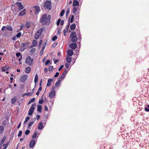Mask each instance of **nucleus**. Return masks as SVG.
<instances>
[{"label":"nucleus","mask_w":149,"mask_h":149,"mask_svg":"<svg viewBox=\"0 0 149 149\" xmlns=\"http://www.w3.org/2000/svg\"><path fill=\"white\" fill-rule=\"evenodd\" d=\"M53 69V67L52 66H49V70L50 71H52Z\"/></svg>","instance_id":"57"},{"label":"nucleus","mask_w":149,"mask_h":149,"mask_svg":"<svg viewBox=\"0 0 149 149\" xmlns=\"http://www.w3.org/2000/svg\"><path fill=\"white\" fill-rule=\"evenodd\" d=\"M4 130V128L3 126H0V134L2 133Z\"/></svg>","instance_id":"29"},{"label":"nucleus","mask_w":149,"mask_h":149,"mask_svg":"<svg viewBox=\"0 0 149 149\" xmlns=\"http://www.w3.org/2000/svg\"><path fill=\"white\" fill-rule=\"evenodd\" d=\"M27 77V74H24L20 78V81L21 82H24Z\"/></svg>","instance_id":"11"},{"label":"nucleus","mask_w":149,"mask_h":149,"mask_svg":"<svg viewBox=\"0 0 149 149\" xmlns=\"http://www.w3.org/2000/svg\"><path fill=\"white\" fill-rule=\"evenodd\" d=\"M56 87L55 86H53L52 88H51V90L52 91H55L54 90L55 89Z\"/></svg>","instance_id":"60"},{"label":"nucleus","mask_w":149,"mask_h":149,"mask_svg":"<svg viewBox=\"0 0 149 149\" xmlns=\"http://www.w3.org/2000/svg\"><path fill=\"white\" fill-rule=\"evenodd\" d=\"M38 74H36L34 78V82H38Z\"/></svg>","instance_id":"32"},{"label":"nucleus","mask_w":149,"mask_h":149,"mask_svg":"<svg viewBox=\"0 0 149 149\" xmlns=\"http://www.w3.org/2000/svg\"><path fill=\"white\" fill-rule=\"evenodd\" d=\"M31 71V68L30 67H27L25 69V72L26 73H29Z\"/></svg>","instance_id":"24"},{"label":"nucleus","mask_w":149,"mask_h":149,"mask_svg":"<svg viewBox=\"0 0 149 149\" xmlns=\"http://www.w3.org/2000/svg\"><path fill=\"white\" fill-rule=\"evenodd\" d=\"M77 8H76L75 7H74V8H73V13L75 14V13L77 12Z\"/></svg>","instance_id":"44"},{"label":"nucleus","mask_w":149,"mask_h":149,"mask_svg":"<svg viewBox=\"0 0 149 149\" xmlns=\"http://www.w3.org/2000/svg\"><path fill=\"white\" fill-rule=\"evenodd\" d=\"M7 125V121L6 120H4L2 123V125L4 126L6 125Z\"/></svg>","instance_id":"52"},{"label":"nucleus","mask_w":149,"mask_h":149,"mask_svg":"<svg viewBox=\"0 0 149 149\" xmlns=\"http://www.w3.org/2000/svg\"><path fill=\"white\" fill-rule=\"evenodd\" d=\"M144 110L146 112L149 111V104L147 105L144 108Z\"/></svg>","instance_id":"31"},{"label":"nucleus","mask_w":149,"mask_h":149,"mask_svg":"<svg viewBox=\"0 0 149 149\" xmlns=\"http://www.w3.org/2000/svg\"><path fill=\"white\" fill-rule=\"evenodd\" d=\"M6 139V137L5 136H3V138L1 140L0 142V146H1L2 144L4 143V142L5 140Z\"/></svg>","instance_id":"23"},{"label":"nucleus","mask_w":149,"mask_h":149,"mask_svg":"<svg viewBox=\"0 0 149 149\" xmlns=\"http://www.w3.org/2000/svg\"><path fill=\"white\" fill-rule=\"evenodd\" d=\"M68 71L66 69H64L63 71V72L62 74V75L60 76L58 78V79L61 80V81L63 80L65 77V75L68 73Z\"/></svg>","instance_id":"8"},{"label":"nucleus","mask_w":149,"mask_h":149,"mask_svg":"<svg viewBox=\"0 0 149 149\" xmlns=\"http://www.w3.org/2000/svg\"><path fill=\"white\" fill-rule=\"evenodd\" d=\"M30 22H27L25 24V26L27 28H29L30 27Z\"/></svg>","instance_id":"39"},{"label":"nucleus","mask_w":149,"mask_h":149,"mask_svg":"<svg viewBox=\"0 0 149 149\" xmlns=\"http://www.w3.org/2000/svg\"><path fill=\"white\" fill-rule=\"evenodd\" d=\"M35 9V11L34 12L35 15H37L40 11V7L38 5H36L33 7Z\"/></svg>","instance_id":"10"},{"label":"nucleus","mask_w":149,"mask_h":149,"mask_svg":"<svg viewBox=\"0 0 149 149\" xmlns=\"http://www.w3.org/2000/svg\"><path fill=\"white\" fill-rule=\"evenodd\" d=\"M30 119V118L29 116H27L26 117V118L25 120L24 123V124H25L26 123H27V121L29 120V119Z\"/></svg>","instance_id":"33"},{"label":"nucleus","mask_w":149,"mask_h":149,"mask_svg":"<svg viewBox=\"0 0 149 149\" xmlns=\"http://www.w3.org/2000/svg\"><path fill=\"white\" fill-rule=\"evenodd\" d=\"M16 56L17 57H19L20 56H21V54L20 53V52H17V53L16 54Z\"/></svg>","instance_id":"56"},{"label":"nucleus","mask_w":149,"mask_h":149,"mask_svg":"<svg viewBox=\"0 0 149 149\" xmlns=\"http://www.w3.org/2000/svg\"><path fill=\"white\" fill-rule=\"evenodd\" d=\"M50 63V60L47 59L45 62V65H47L49 64Z\"/></svg>","instance_id":"40"},{"label":"nucleus","mask_w":149,"mask_h":149,"mask_svg":"<svg viewBox=\"0 0 149 149\" xmlns=\"http://www.w3.org/2000/svg\"><path fill=\"white\" fill-rule=\"evenodd\" d=\"M47 16V14H44L41 18L40 20V22L41 23L45 22V24L47 25H49L50 23L51 16L50 15H48Z\"/></svg>","instance_id":"1"},{"label":"nucleus","mask_w":149,"mask_h":149,"mask_svg":"<svg viewBox=\"0 0 149 149\" xmlns=\"http://www.w3.org/2000/svg\"><path fill=\"white\" fill-rule=\"evenodd\" d=\"M72 57H70L68 56H67L66 58V60L69 63H70L71 61Z\"/></svg>","instance_id":"28"},{"label":"nucleus","mask_w":149,"mask_h":149,"mask_svg":"<svg viewBox=\"0 0 149 149\" xmlns=\"http://www.w3.org/2000/svg\"><path fill=\"white\" fill-rule=\"evenodd\" d=\"M6 29L11 31L13 30V28L11 26H9L7 27Z\"/></svg>","instance_id":"50"},{"label":"nucleus","mask_w":149,"mask_h":149,"mask_svg":"<svg viewBox=\"0 0 149 149\" xmlns=\"http://www.w3.org/2000/svg\"><path fill=\"white\" fill-rule=\"evenodd\" d=\"M33 123L34 122L33 121L30 122L28 124L29 126H31L33 124Z\"/></svg>","instance_id":"64"},{"label":"nucleus","mask_w":149,"mask_h":149,"mask_svg":"<svg viewBox=\"0 0 149 149\" xmlns=\"http://www.w3.org/2000/svg\"><path fill=\"white\" fill-rule=\"evenodd\" d=\"M70 38H71V40L73 43L76 42L78 40L76 32L74 31L71 32L70 35Z\"/></svg>","instance_id":"2"},{"label":"nucleus","mask_w":149,"mask_h":149,"mask_svg":"<svg viewBox=\"0 0 149 149\" xmlns=\"http://www.w3.org/2000/svg\"><path fill=\"white\" fill-rule=\"evenodd\" d=\"M35 99L34 97L31 98L30 100L31 103L35 101Z\"/></svg>","instance_id":"61"},{"label":"nucleus","mask_w":149,"mask_h":149,"mask_svg":"<svg viewBox=\"0 0 149 149\" xmlns=\"http://www.w3.org/2000/svg\"><path fill=\"white\" fill-rule=\"evenodd\" d=\"M20 44V42L19 40H17L15 42V46L16 48H18V47Z\"/></svg>","instance_id":"26"},{"label":"nucleus","mask_w":149,"mask_h":149,"mask_svg":"<svg viewBox=\"0 0 149 149\" xmlns=\"http://www.w3.org/2000/svg\"><path fill=\"white\" fill-rule=\"evenodd\" d=\"M76 25L75 24H71L70 26V28L72 30L75 29L76 28Z\"/></svg>","instance_id":"25"},{"label":"nucleus","mask_w":149,"mask_h":149,"mask_svg":"<svg viewBox=\"0 0 149 149\" xmlns=\"http://www.w3.org/2000/svg\"><path fill=\"white\" fill-rule=\"evenodd\" d=\"M79 4V1L77 0H73L72 6L73 7H75L76 6H77Z\"/></svg>","instance_id":"17"},{"label":"nucleus","mask_w":149,"mask_h":149,"mask_svg":"<svg viewBox=\"0 0 149 149\" xmlns=\"http://www.w3.org/2000/svg\"><path fill=\"white\" fill-rule=\"evenodd\" d=\"M61 32V30H60V29H59L57 31V32L56 33V35H59L60 34Z\"/></svg>","instance_id":"63"},{"label":"nucleus","mask_w":149,"mask_h":149,"mask_svg":"<svg viewBox=\"0 0 149 149\" xmlns=\"http://www.w3.org/2000/svg\"><path fill=\"white\" fill-rule=\"evenodd\" d=\"M59 72H56L54 76V77H58L59 75Z\"/></svg>","instance_id":"55"},{"label":"nucleus","mask_w":149,"mask_h":149,"mask_svg":"<svg viewBox=\"0 0 149 149\" xmlns=\"http://www.w3.org/2000/svg\"><path fill=\"white\" fill-rule=\"evenodd\" d=\"M77 44L75 43H72L70 45V48L72 49H75L77 47Z\"/></svg>","instance_id":"15"},{"label":"nucleus","mask_w":149,"mask_h":149,"mask_svg":"<svg viewBox=\"0 0 149 149\" xmlns=\"http://www.w3.org/2000/svg\"><path fill=\"white\" fill-rule=\"evenodd\" d=\"M61 81V80H60L59 79H58V81L56 82V83L55 84V86L56 87H57L58 86H59L60 84V82Z\"/></svg>","instance_id":"22"},{"label":"nucleus","mask_w":149,"mask_h":149,"mask_svg":"<svg viewBox=\"0 0 149 149\" xmlns=\"http://www.w3.org/2000/svg\"><path fill=\"white\" fill-rule=\"evenodd\" d=\"M42 107L41 105H37V111L39 112L40 113H41L42 112Z\"/></svg>","instance_id":"20"},{"label":"nucleus","mask_w":149,"mask_h":149,"mask_svg":"<svg viewBox=\"0 0 149 149\" xmlns=\"http://www.w3.org/2000/svg\"><path fill=\"white\" fill-rule=\"evenodd\" d=\"M43 30V29L41 28L38 30L35 35V38L37 40L40 36L41 35L42 32Z\"/></svg>","instance_id":"5"},{"label":"nucleus","mask_w":149,"mask_h":149,"mask_svg":"<svg viewBox=\"0 0 149 149\" xmlns=\"http://www.w3.org/2000/svg\"><path fill=\"white\" fill-rule=\"evenodd\" d=\"M37 133L36 130H35L34 132V134L32 136V138L33 139L36 138L37 136Z\"/></svg>","instance_id":"27"},{"label":"nucleus","mask_w":149,"mask_h":149,"mask_svg":"<svg viewBox=\"0 0 149 149\" xmlns=\"http://www.w3.org/2000/svg\"><path fill=\"white\" fill-rule=\"evenodd\" d=\"M65 12V10L64 9L62 10L60 14V15L61 17H62L64 15V14Z\"/></svg>","instance_id":"35"},{"label":"nucleus","mask_w":149,"mask_h":149,"mask_svg":"<svg viewBox=\"0 0 149 149\" xmlns=\"http://www.w3.org/2000/svg\"><path fill=\"white\" fill-rule=\"evenodd\" d=\"M36 142L35 141L34 139H32L30 141L29 143V146L30 148L34 147L36 143Z\"/></svg>","instance_id":"9"},{"label":"nucleus","mask_w":149,"mask_h":149,"mask_svg":"<svg viewBox=\"0 0 149 149\" xmlns=\"http://www.w3.org/2000/svg\"><path fill=\"white\" fill-rule=\"evenodd\" d=\"M15 4L17 5L19 7V10H21L24 8V6L21 2H17Z\"/></svg>","instance_id":"12"},{"label":"nucleus","mask_w":149,"mask_h":149,"mask_svg":"<svg viewBox=\"0 0 149 149\" xmlns=\"http://www.w3.org/2000/svg\"><path fill=\"white\" fill-rule=\"evenodd\" d=\"M32 45H34L35 46H36L37 45V41L35 40H34L32 42Z\"/></svg>","instance_id":"36"},{"label":"nucleus","mask_w":149,"mask_h":149,"mask_svg":"<svg viewBox=\"0 0 149 149\" xmlns=\"http://www.w3.org/2000/svg\"><path fill=\"white\" fill-rule=\"evenodd\" d=\"M36 49L35 48H32L30 50V52L32 54H33L35 51Z\"/></svg>","instance_id":"51"},{"label":"nucleus","mask_w":149,"mask_h":149,"mask_svg":"<svg viewBox=\"0 0 149 149\" xmlns=\"http://www.w3.org/2000/svg\"><path fill=\"white\" fill-rule=\"evenodd\" d=\"M29 42H24V43L22 42L21 43L22 46L21 48L22 49L21 50V51H23L24 49H26L29 47Z\"/></svg>","instance_id":"7"},{"label":"nucleus","mask_w":149,"mask_h":149,"mask_svg":"<svg viewBox=\"0 0 149 149\" xmlns=\"http://www.w3.org/2000/svg\"><path fill=\"white\" fill-rule=\"evenodd\" d=\"M26 9H24L23 10L21 11L19 13L18 16H22L25 15Z\"/></svg>","instance_id":"14"},{"label":"nucleus","mask_w":149,"mask_h":149,"mask_svg":"<svg viewBox=\"0 0 149 149\" xmlns=\"http://www.w3.org/2000/svg\"><path fill=\"white\" fill-rule=\"evenodd\" d=\"M79 12H77L76 14V16L75 17L76 20H79Z\"/></svg>","instance_id":"43"},{"label":"nucleus","mask_w":149,"mask_h":149,"mask_svg":"<svg viewBox=\"0 0 149 149\" xmlns=\"http://www.w3.org/2000/svg\"><path fill=\"white\" fill-rule=\"evenodd\" d=\"M61 19H59L56 22V24H57V26H58L59 25V24L61 22Z\"/></svg>","instance_id":"54"},{"label":"nucleus","mask_w":149,"mask_h":149,"mask_svg":"<svg viewBox=\"0 0 149 149\" xmlns=\"http://www.w3.org/2000/svg\"><path fill=\"white\" fill-rule=\"evenodd\" d=\"M43 103V99L40 100L38 101V103L39 104H42Z\"/></svg>","instance_id":"53"},{"label":"nucleus","mask_w":149,"mask_h":149,"mask_svg":"<svg viewBox=\"0 0 149 149\" xmlns=\"http://www.w3.org/2000/svg\"><path fill=\"white\" fill-rule=\"evenodd\" d=\"M53 60L54 61V64L56 63H57L59 61V60L58 59H53Z\"/></svg>","instance_id":"59"},{"label":"nucleus","mask_w":149,"mask_h":149,"mask_svg":"<svg viewBox=\"0 0 149 149\" xmlns=\"http://www.w3.org/2000/svg\"><path fill=\"white\" fill-rule=\"evenodd\" d=\"M70 8H68L67 10L66 13V18L67 17V16L68 15V14L70 12Z\"/></svg>","instance_id":"47"},{"label":"nucleus","mask_w":149,"mask_h":149,"mask_svg":"<svg viewBox=\"0 0 149 149\" xmlns=\"http://www.w3.org/2000/svg\"><path fill=\"white\" fill-rule=\"evenodd\" d=\"M44 49L45 48H44V47L42 48V49H41L39 53V55L40 56H41L42 55Z\"/></svg>","instance_id":"42"},{"label":"nucleus","mask_w":149,"mask_h":149,"mask_svg":"<svg viewBox=\"0 0 149 149\" xmlns=\"http://www.w3.org/2000/svg\"><path fill=\"white\" fill-rule=\"evenodd\" d=\"M33 61V58H31L30 56H28L27 57L26 60L25 62L30 66H31L32 63Z\"/></svg>","instance_id":"6"},{"label":"nucleus","mask_w":149,"mask_h":149,"mask_svg":"<svg viewBox=\"0 0 149 149\" xmlns=\"http://www.w3.org/2000/svg\"><path fill=\"white\" fill-rule=\"evenodd\" d=\"M58 44V43L57 42H54L52 45V48L55 47Z\"/></svg>","instance_id":"37"},{"label":"nucleus","mask_w":149,"mask_h":149,"mask_svg":"<svg viewBox=\"0 0 149 149\" xmlns=\"http://www.w3.org/2000/svg\"><path fill=\"white\" fill-rule=\"evenodd\" d=\"M17 98L15 97H14L12 99L11 102L12 104H14L16 101Z\"/></svg>","instance_id":"34"},{"label":"nucleus","mask_w":149,"mask_h":149,"mask_svg":"<svg viewBox=\"0 0 149 149\" xmlns=\"http://www.w3.org/2000/svg\"><path fill=\"white\" fill-rule=\"evenodd\" d=\"M58 38V37L56 36H54L52 38V41H55Z\"/></svg>","instance_id":"38"},{"label":"nucleus","mask_w":149,"mask_h":149,"mask_svg":"<svg viewBox=\"0 0 149 149\" xmlns=\"http://www.w3.org/2000/svg\"><path fill=\"white\" fill-rule=\"evenodd\" d=\"M36 105V104L35 103L32 104L31 105L28 111V114L29 115L31 116L32 115L35 109L34 107H35Z\"/></svg>","instance_id":"4"},{"label":"nucleus","mask_w":149,"mask_h":149,"mask_svg":"<svg viewBox=\"0 0 149 149\" xmlns=\"http://www.w3.org/2000/svg\"><path fill=\"white\" fill-rule=\"evenodd\" d=\"M10 68V66L8 67L6 66H4L1 69V70L2 72H5L6 70H8V69Z\"/></svg>","instance_id":"19"},{"label":"nucleus","mask_w":149,"mask_h":149,"mask_svg":"<svg viewBox=\"0 0 149 149\" xmlns=\"http://www.w3.org/2000/svg\"><path fill=\"white\" fill-rule=\"evenodd\" d=\"M21 32H19L15 36L17 38H19L21 36Z\"/></svg>","instance_id":"46"},{"label":"nucleus","mask_w":149,"mask_h":149,"mask_svg":"<svg viewBox=\"0 0 149 149\" xmlns=\"http://www.w3.org/2000/svg\"><path fill=\"white\" fill-rule=\"evenodd\" d=\"M43 124L42 122H40L39 123L38 125V128L40 130H41L43 128Z\"/></svg>","instance_id":"21"},{"label":"nucleus","mask_w":149,"mask_h":149,"mask_svg":"<svg viewBox=\"0 0 149 149\" xmlns=\"http://www.w3.org/2000/svg\"><path fill=\"white\" fill-rule=\"evenodd\" d=\"M67 54L69 56H72L73 54V51L70 49H68L67 51Z\"/></svg>","instance_id":"16"},{"label":"nucleus","mask_w":149,"mask_h":149,"mask_svg":"<svg viewBox=\"0 0 149 149\" xmlns=\"http://www.w3.org/2000/svg\"><path fill=\"white\" fill-rule=\"evenodd\" d=\"M69 66V64L67 63H65V66L66 68H68Z\"/></svg>","instance_id":"62"},{"label":"nucleus","mask_w":149,"mask_h":149,"mask_svg":"<svg viewBox=\"0 0 149 149\" xmlns=\"http://www.w3.org/2000/svg\"><path fill=\"white\" fill-rule=\"evenodd\" d=\"M53 81L52 79H48L47 83L46 85V86L48 87L51 85V82Z\"/></svg>","instance_id":"18"},{"label":"nucleus","mask_w":149,"mask_h":149,"mask_svg":"<svg viewBox=\"0 0 149 149\" xmlns=\"http://www.w3.org/2000/svg\"><path fill=\"white\" fill-rule=\"evenodd\" d=\"M70 17L69 18V21L68 22V25L66 27V30H67V31H68V29L69 28V26H70Z\"/></svg>","instance_id":"45"},{"label":"nucleus","mask_w":149,"mask_h":149,"mask_svg":"<svg viewBox=\"0 0 149 149\" xmlns=\"http://www.w3.org/2000/svg\"><path fill=\"white\" fill-rule=\"evenodd\" d=\"M10 141H7L6 144H4L3 145V146H4V147L7 148L8 146L10 143Z\"/></svg>","instance_id":"30"},{"label":"nucleus","mask_w":149,"mask_h":149,"mask_svg":"<svg viewBox=\"0 0 149 149\" xmlns=\"http://www.w3.org/2000/svg\"><path fill=\"white\" fill-rule=\"evenodd\" d=\"M30 132V131L29 130H26L25 132V134L26 135H28Z\"/></svg>","instance_id":"49"},{"label":"nucleus","mask_w":149,"mask_h":149,"mask_svg":"<svg viewBox=\"0 0 149 149\" xmlns=\"http://www.w3.org/2000/svg\"><path fill=\"white\" fill-rule=\"evenodd\" d=\"M51 1L50 0L47 1L45 3L44 7L46 9H49L50 10L52 8Z\"/></svg>","instance_id":"3"},{"label":"nucleus","mask_w":149,"mask_h":149,"mask_svg":"<svg viewBox=\"0 0 149 149\" xmlns=\"http://www.w3.org/2000/svg\"><path fill=\"white\" fill-rule=\"evenodd\" d=\"M63 67L64 66L63 65H62L61 66H60L58 69V71H60L63 68Z\"/></svg>","instance_id":"58"},{"label":"nucleus","mask_w":149,"mask_h":149,"mask_svg":"<svg viewBox=\"0 0 149 149\" xmlns=\"http://www.w3.org/2000/svg\"><path fill=\"white\" fill-rule=\"evenodd\" d=\"M22 132L21 130H20L17 134V136L18 137L21 136L22 135Z\"/></svg>","instance_id":"48"},{"label":"nucleus","mask_w":149,"mask_h":149,"mask_svg":"<svg viewBox=\"0 0 149 149\" xmlns=\"http://www.w3.org/2000/svg\"><path fill=\"white\" fill-rule=\"evenodd\" d=\"M56 96L55 91H51L49 93V96L50 98L55 97Z\"/></svg>","instance_id":"13"},{"label":"nucleus","mask_w":149,"mask_h":149,"mask_svg":"<svg viewBox=\"0 0 149 149\" xmlns=\"http://www.w3.org/2000/svg\"><path fill=\"white\" fill-rule=\"evenodd\" d=\"M71 16V18L70 19V23H72L73 22V20L74 19V15H71L70 16Z\"/></svg>","instance_id":"41"}]
</instances>
